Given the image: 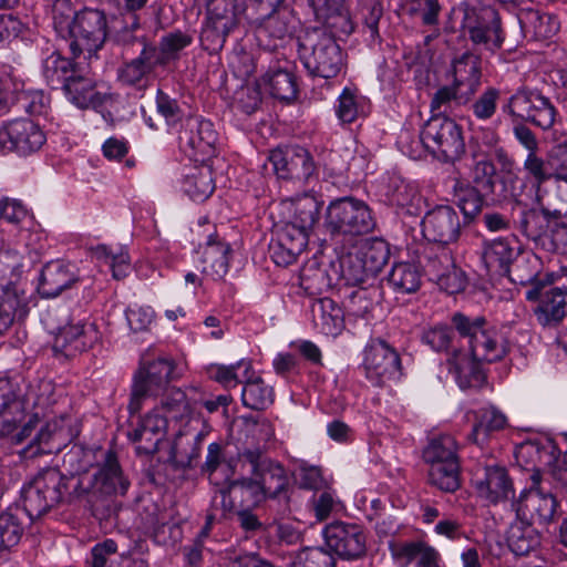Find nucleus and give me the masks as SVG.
I'll return each instance as SVG.
<instances>
[{
  "instance_id": "obj_1",
  "label": "nucleus",
  "mask_w": 567,
  "mask_h": 567,
  "mask_svg": "<svg viewBox=\"0 0 567 567\" xmlns=\"http://www.w3.org/2000/svg\"><path fill=\"white\" fill-rule=\"evenodd\" d=\"M299 55L310 74L332 79L343 66V54L337 41L322 30H312L299 39Z\"/></svg>"
},
{
  "instance_id": "obj_2",
  "label": "nucleus",
  "mask_w": 567,
  "mask_h": 567,
  "mask_svg": "<svg viewBox=\"0 0 567 567\" xmlns=\"http://www.w3.org/2000/svg\"><path fill=\"white\" fill-rule=\"evenodd\" d=\"M452 322L461 338L467 342L474 359L491 363L503 359L507 353V341L484 318L455 313Z\"/></svg>"
},
{
  "instance_id": "obj_3",
  "label": "nucleus",
  "mask_w": 567,
  "mask_h": 567,
  "mask_svg": "<svg viewBox=\"0 0 567 567\" xmlns=\"http://www.w3.org/2000/svg\"><path fill=\"white\" fill-rule=\"evenodd\" d=\"M72 478L55 467L40 471L22 489L24 511L30 518L40 517L62 503Z\"/></svg>"
},
{
  "instance_id": "obj_4",
  "label": "nucleus",
  "mask_w": 567,
  "mask_h": 567,
  "mask_svg": "<svg viewBox=\"0 0 567 567\" xmlns=\"http://www.w3.org/2000/svg\"><path fill=\"white\" fill-rule=\"evenodd\" d=\"M324 227L332 236H361L372 231L375 220L369 206L353 197L332 200L326 210Z\"/></svg>"
},
{
  "instance_id": "obj_5",
  "label": "nucleus",
  "mask_w": 567,
  "mask_h": 567,
  "mask_svg": "<svg viewBox=\"0 0 567 567\" xmlns=\"http://www.w3.org/2000/svg\"><path fill=\"white\" fill-rule=\"evenodd\" d=\"M24 399L8 381H0V436H7L12 444H22L40 422L38 413L27 415Z\"/></svg>"
},
{
  "instance_id": "obj_6",
  "label": "nucleus",
  "mask_w": 567,
  "mask_h": 567,
  "mask_svg": "<svg viewBox=\"0 0 567 567\" xmlns=\"http://www.w3.org/2000/svg\"><path fill=\"white\" fill-rule=\"evenodd\" d=\"M176 378V364L173 359L158 357L151 360L143 357L132 385L128 404L131 413L138 412L144 399L162 393L167 389L168 383Z\"/></svg>"
},
{
  "instance_id": "obj_7",
  "label": "nucleus",
  "mask_w": 567,
  "mask_h": 567,
  "mask_svg": "<svg viewBox=\"0 0 567 567\" xmlns=\"http://www.w3.org/2000/svg\"><path fill=\"white\" fill-rule=\"evenodd\" d=\"M512 122H528L542 130L554 126L558 112L549 97L532 89H520L502 106Z\"/></svg>"
},
{
  "instance_id": "obj_8",
  "label": "nucleus",
  "mask_w": 567,
  "mask_h": 567,
  "mask_svg": "<svg viewBox=\"0 0 567 567\" xmlns=\"http://www.w3.org/2000/svg\"><path fill=\"white\" fill-rule=\"evenodd\" d=\"M246 12V0H209L206 24L200 34L205 48L210 51L220 50L229 32Z\"/></svg>"
},
{
  "instance_id": "obj_9",
  "label": "nucleus",
  "mask_w": 567,
  "mask_h": 567,
  "mask_svg": "<svg viewBox=\"0 0 567 567\" xmlns=\"http://www.w3.org/2000/svg\"><path fill=\"white\" fill-rule=\"evenodd\" d=\"M462 16V28L471 41L488 51L501 48L504 37L498 13L492 8L477 10L467 3H461L452 11Z\"/></svg>"
},
{
  "instance_id": "obj_10",
  "label": "nucleus",
  "mask_w": 567,
  "mask_h": 567,
  "mask_svg": "<svg viewBox=\"0 0 567 567\" xmlns=\"http://www.w3.org/2000/svg\"><path fill=\"white\" fill-rule=\"evenodd\" d=\"M421 141L434 156L446 162L457 159L465 151L460 126L447 117H432L421 132Z\"/></svg>"
},
{
  "instance_id": "obj_11",
  "label": "nucleus",
  "mask_w": 567,
  "mask_h": 567,
  "mask_svg": "<svg viewBox=\"0 0 567 567\" xmlns=\"http://www.w3.org/2000/svg\"><path fill=\"white\" fill-rule=\"evenodd\" d=\"M128 481L123 476L117 460L109 453L103 466L94 474L91 484L92 513L99 519H109L114 511L113 503L106 499L105 505L99 504L100 496L125 494Z\"/></svg>"
},
{
  "instance_id": "obj_12",
  "label": "nucleus",
  "mask_w": 567,
  "mask_h": 567,
  "mask_svg": "<svg viewBox=\"0 0 567 567\" xmlns=\"http://www.w3.org/2000/svg\"><path fill=\"white\" fill-rule=\"evenodd\" d=\"M178 141L186 156L194 162L205 163L215 155L217 134L209 121L189 117L182 126Z\"/></svg>"
},
{
  "instance_id": "obj_13",
  "label": "nucleus",
  "mask_w": 567,
  "mask_h": 567,
  "mask_svg": "<svg viewBox=\"0 0 567 567\" xmlns=\"http://www.w3.org/2000/svg\"><path fill=\"white\" fill-rule=\"evenodd\" d=\"M70 49L74 56L82 53L91 55L97 51L106 38V19L99 10H83L79 12L78 20L69 37Z\"/></svg>"
},
{
  "instance_id": "obj_14",
  "label": "nucleus",
  "mask_w": 567,
  "mask_h": 567,
  "mask_svg": "<svg viewBox=\"0 0 567 567\" xmlns=\"http://www.w3.org/2000/svg\"><path fill=\"white\" fill-rule=\"evenodd\" d=\"M322 535L327 547L343 559H358L365 555L367 536L358 524L334 520L323 528Z\"/></svg>"
},
{
  "instance_id": "obj_15",
  "label": "nucleus",
  "mask_w": 567,
  "mask_h": 567,
  "mask_svg": "<svg viewBox=\"0 0 567 567\" xmlns=\"http://www.w3.org/2000/svg\"><path fill=\"white\" fill-rule=\"evenodd\" d=\"M45 143V135L38 124L29 118H18L0 126V150L29 155Z\"/></svg>"
},
{
  "instance_id": "obj_16",
  "label": "nucleus",
  "mask_w": 567,
  "mask_h": 567,
  "mask_svg": "<svg viewBox=\"0 0 567 567\" xmlns=\"http://www.w3.org/2000/svg\"><path fill=\"white\" fill-rule=\"evenodd\" d=\"M421 226L425 239L441 245L456 243L462 233L460 216L449 205H437L426 212Z\"/></svg>"
},
{
  "instance_id": "obj_17",
  "label": "nucleus",
  "mask_w": 567,
  "mask_h": 567,
  "mask_svg": "<svg viewBox=\"0 0 567 567\" xmlns=\"http://www.w3.org/2000/svg\"><path fill=\"white\" fill-rule=\"evenodd\" d=\"M367 377L381 385L400 370L399 354L383 340H372L364 351Z\"/></svg>"
},
{
  "instance_id": "obj_18",
  "label": "nucleus",
  "mask_w": 567,
  "mask_h": 567,
  "mask_svg": "<svg viewBox=\"0 0 567 567\" xmlns=\"http://www.w3.org/2000/svg\"><path fill=\"white\" fill-rule=\"evenodd\" d=\"M519 246L515 239L498 238L484 244L482 259L485 267L497 275H506L513 281L525 284L534 279L535 274L515 278L511 265L517 258Z\"/></svg>"
},
{
  "instance_id": "obj_19",
  "label": "nucleus",
  "mask_w": 567,
  "mask_h": 567,
  "mask_svg": "<svg viewBox=\"0 0 567 567\" xmlns=\"http://www.w3.org/2000/svg\"><path fill=\"white\" fill-rule=\"evenodd\" d=\"M477 495L492 504H497L514 496L513 481L505 467L499 465L485 466L473 478Z\"/></svg>"
},
{
  "instance_id": "obj_20",
  "label": "nucleus",
  "mask_w": 567,
  "mask_h": 567,
  "mask_svg": "<svg viewBox=\"0 0 567 567\" xmlns=\"http://www.w3.org/2000/svg\"><path fill=\"white\" fill-rule=\"evenodd\" d=\"M547 278L553 287L539 295L534 315L540 326L555 327L567 316V285L554 279V271Z\"/></svg>"
},
{
  "instance_id": "obj_21",
  "label": "nucleus",
  "mask_w": 567,
  "mask_h": 567,
  "mask_svg": "<svg viewBox=\"0 0 567 567\" xmlns=\"http://www.w3.org/2000/svg\"><path fill=\"white\" fill-rule=\"evenodd\" d=\"M513 507L517 516L529 524L545 525L553 520L557 501L553 494L533 486L520 494L518 501L513 503Z\"/></svg>"
},
{
  "instance_id": "obj_22",
  "label": "nucleus",
  "mask_w": 567,
  "mask_h": 567,
  "mask_svg": "<svg viewBox=\"0 0 567 567\" xmlns=\"http://www.w3.org/2000/svg\"><path fill=\"white\" fill-rule=\"evenodd\" d=\"M100 340V332L92 322L80 321L63 327L54 339L53 349L66 358L87 351Z\"/></svg>"
},
{
  "instance_id": "obj_23",
  "label": "nucleus",
  "mask_w": 567,
  "mask_h": 567,
  "mask_svg": "<svg viewBox=\"0 0 567 567\" xmlns=\"http://www.w3.org/2000/svg\"><path fill=\"white\" fill-rule=\"evenodd\" d=\"M257 476L270 497L271 507L278 506V514L288 516L291 508V495L287 492L288 474L285 467L274 461H264Z\"/></svg>"
},
{
  "instance_id": "obj_24",
  "label": "nucleus",
  "mask_w": 567,
  "mask_h": 567,
  "mask_svg": "<svg viewBox=\"0 0 567 567\" xmlns=\"http://www.w3.org/2000/svg\"><path fill=\"white\" fill-rule=\"evenodd\" d=\"M269 161L279 178L307 179L315 171L310 154L301 147L275 150L270 153Z\"/></svg>"
},
{
  "instance_id": "obj_25",
  "label": "nucleus",
  "mask_w": 567,
  "mask_h": 567,
  "mask_svg": "<svg viewBox=\"0 0 567 567\" xmlns=\"http://www.w3.org/2000/svg\"><path fill=\"white\" fill-rule=\"evenodd\" d=\"M309 231L290 223H285L277 234V243L271 246V258L278 266H289L308 245Z\"/></svg>"
},
{
  "instance_id": "obj_26",
  "label": "nucleus",
  "mask_w": 567,
  "mask_h": 567,
  "mask_svg": "<svg viewBox=\"0 0 567 567\" xmlns=\"http://www.w3.org/2000/svg\"><path fill=\"white\" fill-rule=\"evenodd\" d=\"M138 41L143 49L140 55L118 69V80L126 85L146 87L151 76L155 75L156 69L159 66L158 60L153 51L146 49V38L140 35V39H130L126 42Z\"/></svg>"
},
{
  "instance_id": "obj_27",
  "label": "nucleus",
  "mask_w": 567,
  "mask_h": 567,
  "mask_svg": "<svg viewBox=\"0 0 567 567\" xmlns=\"http://www.w3.org/2000/svg\"><path fill=\"white\" fill-rule=\"evenodd\" d=\"M167 426V417H164L157 409H154L136 429L128 433V437L136 444L138 454H153L158 450Z\"/></svg>"
},
{
  "instance_id": "obj_28",
  "label": "nucleus",
  "mask_w": 567,
  "mask_h": 567,
  "mask_svg": "<svg viewBox=\"0 0 567 567\" xmlns=\"http://www.w3.org/2000/svg\"><path fill=\"white\" fill-rule=\"evenodd\" d=\"M76 280L74 266L54 260L43 267L38 289L43 297L54 298L70 288Z\"/></svg>"
},
{
  "instance_id": "obj_29",
  "label": "nucleus",
  "mask_w": 567,
  "mask_h": 567,
  "mask_svg": "<svg viewBox=\"0 0 567 567\" xmlns=\"http://www.w3.org/2000/svg\"><path fill=\"white\" fill-rule=\"evenodd\" d=\"M480 362L464 350L455 351L447 360L449 371L461 389L481 388L484 384L485 373Z\"/></svg>"
},
{
  "instance_id": "obj_30",
  "label": "nucleus",
  "mask_w": 567,
  "mask_h": 567,
  "mask_svg": "<svg viewBox=\"0 0 567 567\" xmlns=\"http://www.w3.org/2000/svg\"><path fill=\"white\" fill-rule=\"evenodd\" d=\"M517 19L524 34L535 40L550 39L559 30V22L555 16L532 7H522Z\"/></svg>"
},
{
  "instance_id": "obj_31",
  "label": "nucleus",
  "mask_w": 567,
  "mask_h": 567,
  "mask_svg": "<svg viewBox=\"0 0 567 567\" xmlns=\"http://www.w3.org/2000/svg\"><path fill=\"white\" fill-rule=\"evenodd\" d=\"M28 313L27 298L17 285L0 282V334L6 332L16 319H23Z\"/></svg>"
},
{
  "instance_id": "obj_32",
  "label": "nucleus",
  "mask_w": 567,
  "mask_h": 567,
  "mask_svg": "<svg viewBox=\"0 0 567 567\" xmlns=\"http://www.w3.org/2000/svg\"><path fill=\"white\" fill-rule=\"evenodd\" d=\"M311 319L315 327L326 336H338L344 327V312L330 298L317 299L311 303Z\"/></svg>"
},
{
  "instance_id": "obj_33",
  "label": "nucleus",
  "mask_w": 567,
  "mask_h": 567,
  "mask_svg": "<svg viewBox=\"0 0 567 567\" xmlns=\"http://www.w3.org/2000/svg\"><path fill=\"white\" fill-rule=\"evenodd\" d=\"M68 99L80 109L96 107L102 103V96L95 89L94 80L79 69L63 87Z\"/></svg>"
},
{
  "instance_id": "obj_34",
  "label": "nucleus",
  "mask_w": 567,
  "mask_h": 567,
  "mask_svg": "<svg viewBox=\"0 0 567 567\" xmlns=\"http://www.w3.org/2000/svg\"><path fill=\"white\" fill-rule=\"evenodd\" d=\"M453 83L473 97L481 84L480 59L472 53H463L453 62Z\"/></svg>"
},
{
  "instance_id": "obj_35",
  "label": "nucleus",
  "mask_w": 567,
  "mask_h": 567,
  "mask_svg": "<svg viewBox=\"0 0 567 567\" xmlns=\"http://www.w3.org/2000/svg\"><path fill=\"white\" fill-rule=\"evenodd\" d=\"M230 246L209 237L202 252V272L213 279L223 278L228 271Z\"/></svg>"
},
{
  "instance_id": "obj_36",
  "label": "nucleus",
  "mask_w": 567,
  "mask_h": 567,
  "mask_svg": "<svg viewBox=\"0 0 567 567\" xmlns=\"http://www.w3.org/2000/svg\"><path fill=\"white\" fill-rule=\"evenodd\" d=\"M150 0H123L121 16L123 25L118 30L121 41L140 39L138 32L145 23V11Z\"/></svg>"
},
{
  "instance_id": "obj_37",
  "label": "nucleus",
  "mask_w": 567,
  "mask_h": 567,
  "mask_svg": "<svg viewBox=\"0 0 567 567\" xmlns=\"http://www.w3.org/2000/svg\"><path fill=\"white\" fill-rule=\"evenodd\" d=\"M193 172L186 175L183 182V190L194 202H205L215 190V182L212 167L202 163Z\"/></svg>"
},
{
  "instance_id": "obj_38",
  "label": "nucleus",
  "mask_w": 567,
  "mask_h": 567,
  "mask_svg": "<svg viewBox=\"0 0 567 567\" xmlns=\"http://www.w3.org/2000/svg\"><path fill=\"white\" fill-rule=\"evenodd\" d=\"M506 540L509 549L517 556H525L539 545L536 530L522 518L509 526Z\"/></svg>"
},
{
  "instance_id": "obj_39",
  "label": "nucleus",
  "mask_w": 567,
  "mask_h": 567,
  "mask_svg": "<svg viewBox=\"0 0 567 567\" xmlns=\"http://www.w3.org/2000/svg\"><path fill=\"white\" fill-rule=\"evenodd\" d=\"M241 400L251 410H265L274 402V391L260 377H252L250 371L244 381Z\"/></svg>"
},
{
  "instance_id": "obj_40",
  "label": "nucleus",
  "mask_w": 567,
  "mask_h": 567,
  "mask_svg": "<svg viewBox=\"0 0 567 567\" xmlns=\"http://www.w3.org/2000/svg\"><path fill=\"white\" fill-rule=\"evenodd\" d=\"M388 281L396 292L413 293L421 287L422 271L415 264L398 262L392 267Z\"/></svg>"
},
{
  "instance_id": "obj_41",
  "label": "nucleus",
  "mask_w": 567,
  "mask_h": 567,
  "mask_svg": "<svg viewBox=\"0 0 567 567\" xmlns=\"http://www.w3.org/2000/svg\"><path fill=\"white\" fill-rule=\"evenodd\" d=\"M423 460L427 465L457 462V444L454 437L443 434L431 439L423 450Z\"/></svg>"
},
{
  "instance_id": "obj_42",
  "label": "nucleus",
  "mask_w": 567,
  "mask_h": 567,
  "mask_svg": "<svg viewBox=\"0 0 567 567\" xmlns=\"http://www.w3.org/2000/svg\"><path fill=\"white\" fill-rule=\"evenodd\" d=\"M549 214V209L524 210L519 219L520 230L527 238L542 245L553 221Z\"/></svg>"
},
{
  "instance_id": "obj_43",
  "label": "nucleus",
  "mask_w": 567,
  "mask_h": 567,
  "mask_svg": "<svg viewBox=\"0 0 567 567\" xmlns=\"http://www.w3.org/2000/svg\"><path fill=\"white\" fill-rule=\"evenodd\" d=\"M357 252L373 276L383 269L390 258L389 245L381 238L367 239Z\"/></svg>"
},
{
  "instance_id": "obj_44",
  "label": "nucleus",
  "mask_w": 567,
  "mask_h": 567,
  "mask_svg": "<svg viewBox=\"0 0 567 567\" xmlns=\"http://www.w3.org/2000/svg\"><path fill=\"white\" fill-rule=\"evenodd\" d=\"M429 483L445 493H454L461 486L460 461L429 465Z\"/></svg>"
},
{
  "instance_id": "obj_45",
  "label": "nucleus",
  "mask_w": 567,
  "mask_h": 567,
  "mask_svg": "<svg viewBox=\"0 0 567 567\" xmlns=\"http://www.w3.org/2000/svg\"><path fill=\"white\" fill-rule=\"evenodd\" d=\"M76 70L70 60L55 52L43 61V76L52 89H63Z\"/></svg>"
},
{
  "instance_id": "obj_46",
  "label": "nucleus",
  "mask_w": 567,
  "mask_h": 567,
  "mask_svg": "<svg viewBox=\"0 0 567 567\" xmlns=\"http://www.w3.org/2000/svg\"><path fill=\"white\" fill-rule=\"evenodd\" d=\"M164 391L165 393L161 399V405L155 409H157L158 413L164 417H167V424H169V422H182L184 419L188 417L190 408L186 394L177 388L166 389Z\"/></svg>"
},
{
  "instance_id": "obj_47",
  "label": "nucleus",
  "mask_w": 567,
  "mask_h": 567,
  "mask_svg": "<svg viewBox=\"0 0 567 567\" xmlns=\"http://www.w3.org/2000/svg\"><path fill=\"white\" fill-rule=\"evenodd\" d=\"M454 196L466 223L473 221L482 212L485 195L474 186L457 184L454 187Z\"/></svg>"
},
{
  "instance_id": "obj_48",
  "label": "nucleus",
  "mask_w": 567,
  "mask_h": 567,
  "mask_svg": "<svg viewBox=\"0 0 567 567\" xmlns=\"http://www.w3.org/2000/svg\"><path fill=\"white\" fill-rule=\"evenodd\" d=\"M19 508H8L0 513V551L16 546L23 534Z\"/></svg>"
},
{
  "instance_id": "obj_49",
  "label": "nucleus",
  "mask_w": 567,
  "mask_h": 567,
  "mask_svg": "<svg viewBox=\"0 0 567 567\" xmlns=\"http://www.w3.org/2000/svg\"><path fill=\"white\" fill-rule=\"evenodd\" d=\"M336 113L341 122L352 123L368 113V102L350 89H344L338 99Z\"/></svg>"
},
{
  "instance_id": "obj_50",
  "label": "nucleus",
  "mask_w": 567,
  "mask_h": 567,
  "mask_svg": "<svg viewBox=\"0 0 567 567\" xmlns=\"http://www.w3.org/2000/svg\"><path fill=\"white\" fill-rule=\"evenodd\" d=\"M472 97L454 83L451 86L440 87L431 101V110L437 113L452 112L461 105L467 104Z\"/></svg>"
},
{
  "instance_id": "obj_51",
  "label": "nucleus",
  "mask_w": 567,
  "mask_h": 567,
  "mask_svg": "<svg viewBox=\"0 0 567 567\" xmlns=\"http://www.w3.org/2000/svg\"><path fill=\"white\" fill-rule=\"evenodd\" d=\"M495 177L496 167L491 159L486 157L474 159L471 166V179L475 188L480 189L484 195H497Z\"/></svg>"
},
{
  "instance_id": "obj_52",
  "label": "nucleus",
  "mask_w": 567,
  "mask_h": 567,
  "mask_svg": "<svg viewBox=\"0 0 567 567\" xmlns=\"http://www.w3.org/2000/svg\"><path fill=\"white\" fill-rule=\"evenodd\" d=\"M192 38L181 31L169 33L162 38L159 48L150 45L146 42V49L153 51L154 55L161 60L159 66H165L171 60L176 58L178 51L187 47Z\"/></svg>"
},
{
  "instance_id": "obj_53",
  "label": "nucleus",
  "mask_w": 567,
  "mask_h": 567,
  "mask_svg": "<svg viewBox=\"0 0 567 567\" xmlns=\"http://www.w3.org/2000/svg\"><path fill=\"white\" fill-rule=\"evenodd\" d=\"M340 502L334 491L323 488L312 493L308 501L309 512L313 515L316 522H323L328 519L333 513L338 511Z\"/></svg>"
},
{
  "instance_id": "obj_54",
  "label": "nucleus",
  "mask_w": 567,
  "mask_h": 567,
  "mask_svg": "<svg viewBox=\"0 0 567 567\" xmlns=\"http://www.w3.org/2000/svg\"><path fill=\"white\" fill-rule=\"evenodd\" d=\"M505 424L506 416L501 411L495 408L482 409L477 412L472 437L475 442H480L485 439L488 433L502 430Z\"/></svg>"
},
{
  "instance_id": "obj_55",
  "label": "nucleus",
  "mask_w": 567,
  "mask_h": 567,
  "mask_svg": "<svg viewBox=\"0 0 567 567\" xmlns=\"http://www.w3.org/2000/svg\"><path fill=\"white\" fill-rule=\"evenodd\" d=\"M293 206V216L289 221L308 231L311 230L319 218L320 203L315 196L305 195L297 199Z\"/></svg>"
},
{
  "instance_id": "obj_56",
  "label": "nucleus",
  "mask_w": 567,
  "mask_h": 567,
  "mask_svg": "<svg viewBox=\"0 0 567 567\" xmlns=\"http://www.w3.org/2000/svg\"><path fill=\"white\" fill-rule=\"evenodd\" d=\"M523 169L526 173V178L537 188L555 175L553 164L540 157L538 152L526 155Z\"/></svg>"
},
{
  "instance_id": "obj_57",
  "label": "nucleus",
  "mask_w": 567,
  "mask_h": 567,
  "mask_svg": "<svg viewBox=\"0 0 567 567\" xmlns=\"http://www.w3.org/2000/svg\"><path fill=\"white\" fill-rule=\"evenodd\" d=\"M403 8L427 27H435L439 23L442 9L439 0H403Z\"/></svg>"
},
{
  "instance_id": "obj_58",
  "label": "nucleus",
  "mask_w": 567,
  "mask_h": 567,
  "mask_svg": "<svg viewBox=\"0 0 567 567\" xmlns=\"http://www.w3.org/2000/svg\"><path fill=\"white\" fill-rule=\"evenodd\" d=\"M23 266L24 256L19 250L6 245L0 246V278L16 285L14 280L20 278Z\"/></svg>"
},
{
  "instance_id": "obj_59",
  "label": "nucleus",
  "mask_w": 567,
  "mask_h": 567,
  "mask_svg": "<svg viewBox=\"0 0 567 567\" xmlns=\"http://www.w3.org/2000/svg\"><path fill=\"white\" fill-rule=\"evenodd\" d=\"M267 83L272 96L291 101L297 95V84L295 75L284 70H277L267 75Z\"/></svg>"
},
{
  "instance_id": "obj_60",
  "label": "nucleus",
  "mask_w": 567,
  "mask_h": 567,
  "mask_svg": "<svg viewBox=\"0 0 567 567\" xmlns=\"http://www.w3.org/2000/svg\"><path fill=\"white\" fill-rule=\"evenodd\" d=\"M341 277L347 285L357 286L365 282L369 278L374 277L368 271L362 259L355 254H348L340 259Z\"/></svg>"
},
{
  "instance_id": "obj_61",
  "label": "nucleus",
  "mask_w": 567,
  "mask_h": 567,
  "mask_svg": "<svg viewBox=\"0 0 567 567\" xmlns=\"http://www.w3.org/2000/svg\"><path fill=\"white\" fill-rule=\"evenodd\" d=\"M79 12L72 6L70 0H56L52 7V18L55 31L63 38H68Z\"/></svg>"
},
{
  "instance_id": "obj_62",
  "label": "nucleus",
  "mask_w": 567,
  "mask_h": 567,
  "mask_svg": "<svg viewBox=\"0 0 567 567\" xmlns=\"http://www.w3.org/2000/svg\"><path fill=\"white\" fill-rule=\"evenodd\" d=\"M290 567H336V560L330 551L311 547L297 553Z\"/></svg>"
},
{
  "instance_id": "obj_63",
  "label": "nucleus",
  "mask_w": 567,
  "mask_h": 567,
  "mask_svg": "<svg viewBox=\"0 0 567 567\" xmlns=\"http://www.w3.org/2000/svg\"><path fill=\"white\" fill-rule=\"evenodd\" d=\"M250 370L251 364L248 361H240L233 365H218L214 370V378L225 386H236L238 383H244Z\"/></svg>"
},
{
  "instance_id": "obj_64",
  "label": "nucleus",
  "mask_w": 567,
  "mask_h": 567,
  "mask_svg": "<svg viewBox=\"0 0 567 567\" xmlns=\"http://www.w3.org/2000/svg\"><path fill=\"white\" fill-rule=\"evenodd\" d=\"M287 11H277L265 19L252 21L258 25L259 32L268 33L275 39H284L289 34V24L287 21Z\"/></svg>"
}]
</instances>
